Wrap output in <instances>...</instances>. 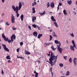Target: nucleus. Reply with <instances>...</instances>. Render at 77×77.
Here are the masks:
<instances>
[{
    "label": "nucleus",
    "mask_w": 77,
    "mask_h": 77,
    "mask_svg": "<svg viewBox=\"0 0 77 77\" xmlns=\"http://www.w3.org/2000/svg\"><path fill=\"white\" fill-rule=\"evenodd\" d=\"M57 56H58V55H57L56 57L55 56L51 57L49 59L50 62H48V61H46L48 62L49 63H50L51 66H54V64L56 63V62Z\"/></svg>",
    "instance_id": "obj_1"
},
{
    "label": "nucleus",
    "mask_w": 77,
    "mask_h": 77,
    "mask_svg": "<svg viewBox=\"0 0 77 77\" xmlns=\"http://www.w3.org/2000/svg\"><path fill=\"white\" fill-rule=\"evenodd\" d=\"M22 7V4H21V2H20L19 3V8L18 7H16V11L15 12L16 14V16L17 17H19L20 14H18V11L21 9V8Z\"/></svg>",
    "instance_id": "obj_2"
},
{
    "label": "nucleus",
    "mask_w": 77,
    "mask_h": 77,
    "mask_svg": "<svg viewBox=\"0 0 77 77\" xmlns=\"http://www.w3.org/2000/svg\"><path fill=\"white\" fill-rule=\"evenodd\" d=\"M59 45H57V50L59 52H60V53L61 54H62V48H60V46H61V43H60V42H59Z\"/></svg>",
    "instance_id": "obj_3"
},
{
    "label": "nucleus",
    "mask_w": 77,
    "mask_h": 77,
    "mask_svg": "<svg viewBox=\"0 0 77 77\" xmlns=\"http://www.w3.org/2000/svg\"><path fill=\"white\" fill-rule=\"evenodd\" d=\"M2 45L4 50L5 51H8V52H9V50L8 49V48L6 47V46L4 44H2Z\"/></svg>",
    "instance_id": "obj_4"
},
{
    "label": "nucleus",
    "mask_w": 77,
    "mask_h": 77,
    "mask_svg": "<svg viewBox=\"0 0 77 77\" xmlns=\"http://www.w3.org/2000/svg\"><path fill=\"white\" fill-rule=\"evenodd\" d=\"M11 21L12 23H15V17L14 16L13 14H11Z\"/></svg>",
    "instance_id": "obj_5"
},
{
    "label": "nucleus",
    "mask_w": 77,
    "mask_h": 77,
    "mask_svg": "<svg viewBox=\"0 0 77 77\" xmlns=\"http://www.w3.org/2000/svg\"><path fill=\"white\" fill-rule=\"evenodd\" d=\"M2 36L3 38L5 41H8V38H6V37H5V34L2 33Z\"/></svg>",
    "instance_id": "obj_6"
},
{
    "label": "nucleus",
    "mask_w": 77,
    "mask_h": 77,
    "mask_svg": "<svg viewBox=\"0 0 77 77\" xmlns=\"http://www.w3.org/2000/svg\"><path fill=\"white\" fill-rule=\"evenodd\" d=\"M16 38V37L15 36V35H12V36L11 37V41L12 42L13 41H14V40H13V38H14V39H15V38Z\"/></svg>",
    "instance_id": "obj_7"
},
{
    "label": "nucleus",
    "mask_w": 77,
    "mask_h": 77,
    "mask_svg": "<svg viewBox=\"0 0 77 77\" xmlns=\"http://www.w3.org/2000/svg\"><path fill=\"white\" fill-rule=\"evenodd\" d=\"M17 7H18V9H19V8H18V6H16V8L14 5H12V8L13 9L14 12L17 11Z\"/></svg>",
    "instance_id": "obj_8"
},
{
    "label": "nucleus",
    "mask_w": 77,
    "mask_h": 77,
    "mask_svg": "<svg viewBox=\"0 0 77 77\" xmlns=\"http://www.w3.org/2000/svg\"><path fill=\"white\" fill-rule=\"evenodd\" d=\"M74 46H72V45H71L70 46V50H71L72 51H74Z\"/></svg>",
    "instance_id": "obj_9"
},
{
    "label": "nucleus",
    "mask_w": 77,
    "mask_h": 77,
    "mask_svg": "<svg viewBox=\"0 0 77 77\" xmlns=\"http://www.w3.org/2000/svg\"><path fill=\"white\" fill-rule=\"evenodd\" d=\"M72 42L73 44V46L74 47L76 48V46H75V43H74V41L73 40H72Z\"/></svg>",
    "instance_id": "obj_10"
},
{
    "label": "nucleus",
    "mask_w": 77,
    "mask_h": 77,
    "mask_svg": "<svg viewBox=\"0 0 77 77\" xmlns=\"http://www.w3.org/2000/svg\"><path fill=\"white\" fill-rule=\"evenodd\" d=\"M68 23L70 24H72V20H71V18H69V19Z\"/></svg>",
    "instance_id": "obj_11"
},
{
    "label": "nucleus",
    "mask_w": 77,
    "mask_h": 77,
    "mask_svg": "<svg viewBox=\"0 0 77 77\" xmlns=\"http://www.w3.org/2000/svg\"><path fill=\"white\" fill-rule=\"evenodd\" d=\"M76 60L77 59H76V58H75L73 60L74 63L75 65H77V63L76 62Z\"/></svg>",
    "instance_id": "obj_12"
},
{
    "label": "nucleus",
    "mask_w": 77,
    "mask_h": 77,
    "mask_svg": "<svg viewBox=\"0 0 77 77\" xmlns=\"http://www.w3.org/2000/svg\"><path fill=\"white\" fill-rule=\"evenodd\" d=\"M34 74H35V77H38V73H37L36 71H34Z\"/></svg>",
    "instance_id": "obj_13"
},
{
    "label": "nucleus",
    "mask_w": 77,
    "mask_h": 77,
    "mask_svg": "<svg viewBox=\"0 0 77 77\" xmlns=\"http://www.w3.org/2000/svg\"><path fill=\"white\" fill-rule=\"evenodd\" d=\"M51 8H53L54 7V3H51Z\"/></svg>",
    "instance_id": "obj_14"
},
{
    "label": "nucleus",
    "mask_w": 77,
    "mask_h": 77,
    "mask_svg": "<svg viewBox=\"0 0 77 77\" xmlns=\"http://www.w3.org/2000/svg\"><path fill=\"white\" fill-rule=\"evenodd\" d=\"M45 11H44V12H43L42 13H39V14L41 15V16H42V15H45Z\"/></svg>",
    "instance_id": "obj_15"
},
{
    "label": "nucleus",
    "mask_w": 77,
    "mask_h": 77,
    "mask_svg": "<svg viewBox=\"0 0 77 77\" xmlns=\"http://www.w3.org/2000/svg\"><path fill=\"white\" fill-rule=\"evenodd\" d=\"M51 20L53 21H56V20L54 19V17H53V16L51 17Z\"/></svg>",
    "instance_id": "obj_16"
},
{
    "label": "nucleus",
    "mask_w": 77,
    "mask_h": 77,
    "mask_svg": "<svg viewBox=\"0 0 77 77\" xmlns=\"http://www.w3.org/2000/svg\"><path fill=\"white\" fill-rule=\"evenodd\" d=\"M24 18V15H23V14H22L21 16H20V18L21 20L22 21L23 20V18Z\"/></svg>",
    "instance_id": "obj_17"
},
{
    "label": "nucleus",
    "mask_w": 77,
    "mask_h": 77,
    "mask_svg": "<svg viewBox=\"0 0 77 77\" xmlns=\"http://www.w3.org/2000/svg\"><path fill=\"white\" fill-rule=\"evenodd\" d=\"M62 3H60V2L59 4V5H58V7L57 8V11H58V10H59V6H62Z\"/></svg>",
    "instance_id": "obj_18"
},
{
    "label": "nucleus",
    "mask_w": 77,
    "mask_h": 77,
    "mask_svg": "<svg viewBox=\"0 0 77 77\" xmlns=\"http://www.w3.org/2000/svg\"><path fill=\"white\" fill-rule=\"evenodd\" d=\"M67 3L69 5H71V3H72V1L71 0L68 1Z\"/></svg>",
    "instance_id": "obj_19"
},
{
    "label": "nucleus",
    "mask_w": 77,
    "mask_h": 77,
    "mask_svg": "<svg viewBox=\"0 0 77 77\" xmlns=\"http://www.w3.org/2000/svg\"><path fill=\"white\" fill-rule=\"evenodd\" d=\"M33 35H34V36H37V35H38V34L36 32H34L33 33Z\"/></svg>",
    "instance_id": "obj_20"
},
{
    "label": "nucleus",
    "mask_w": 77,
    "mask_h": 77,
    "mask_svg": "<svg viewBox=\"0 0 77 77\" xmlns=\"http://www.w3.org/2000/svg\"><path fill=\"white\" fill-rule=\"evenodd\" d=\"M32 13H33V14H35V13L36 11H35V8L34 7H33L32 8Z\"/></svg>",
    "instance_id": "obj_21"
},
{
    "label": "nucleus",
    "mask_w": 77,
    "mask_h": 77,
    "mask_svg": "<svg viewBox=\"0 0 77 77\" xmlns=\"http://www.w3.org/2000/svg\"><path fill=\"white\" fill-rule=\"evenodd\" d=\"M25 53L26 54H30V53L28 51H25Z\"/></svg>",
    "instance_id": "obj_22"
},
{
    "label": "nucleus",
    "mask_w": 77,
    "mask_h": 77,
    "mask_svg": "<svg viewBox=\"0 0 77 77\" xmlns=\"http://www.w3.org/2000/svg\"><path fill=\"white\" fill-rule=\"evenodd\" d=\"M63 13L65 15H66H66H67V13H66V10H64L63 11Z\"/></svg>",
    "instance_id": "obj_23"
},
{
    "label": "nucleus",
    "mask_w": 77,
    "mask_h": 77,
    "mask_svg": "<svg viewBox=\"0 0 77 77\" xmlns=\"http://www.w3.org/2000/svg\"><path fill=\"white\" fill-rule=\"evenodd\" d=\"M53 36H54V37H57V36L56 35V34L54 32H53Z\"/></svg>",
    "instance_id": "obj_24"
},
{
    "label": "nucleus",
    "mask_w": 77,
    "mask_h": 77,
    "mask_svg": "<svg viewBox=\"0 0 77 77\" xmlns=\"http://www.w3.org/2000/svg\"><path fill=\"white\" fill-rule=\"evenodd\" d=\"M51 48L53 51H55V50L56 49V48H54V46H52Z\"/></svg>",
    "instance_id": "obj_25"
},
{
    "label": "nucleus",
    "mask_w": 77,
    "mask_h": 77,
    "mask_svg": "<svg viewBox=\"0 0 77 77\" xmlns=\"http://www.w3.org/2000/svg\"><path fill=\"white\" fill-rule=\"evenodd\" d=\"M54 24L55 26V27H59V26L57 25V23L54 22Z\"/></svg>",
    "instance_id": "obj_26"
},
{
    "label": "nucleus",
    "mask_w": 77,
    "mask_h": 77,
    "mask_svg": "<svg viewBox=\"0 0 77 77\" xmlns=\"http://www.w3.org/2000/svg\"><path fill=\"white\" fill-rule=\"evenodd\" d=\"M43 35H42V34H39L38 35V39L40 38H41V36H42Z\"/></svg>",
    "instance_id": "obj_27"
},
{
    "label": "nucleus",
    "mask_w": 77,
    "mask_h": 77,
    "mask_svg": "<svg viewBox=\"0 0 77 77\" xmlns=\"http://www.w3.org/2000/svg\"><path fill=\"white\" fill-rule=\"evenodd\" d=\"M35 5H36V2H34V3H32V6H35Z\"/></svg>",
    "instance_id": "obj_28"
},
{
    "label": "nucleus",
    "mask_w": 77,
    "mask_h": 77,
    "mask_svg": "<svg viewBox=\"0 0 77 77\" xmlns=\"http://www.w3.org/2000/svg\"><path fill=\"white\" fill-rule=\"evenodd\" d=\"M54 42H55V44H59V41H58L55 40Z\"/></svg>",
    "instance_id": "obj_29"
},
{
    "label": "nucleus",
    "mask_w": 77,
    "mask_h": 77,
    "mask_svg": "<svg viewBox=\"0 0 77 77\" xmlns=\"http://www.w3.org/2000/svg\"><path fill=\"white\" fill-rule=\"evenodd\" d=\"M7 59H9V60H11V58H10V56H8L6 57Z\"/></svg>",
    "instance_id": "obj_30"
},
{
    "label": "nucleus",
    "mask_w": 77,
    "mask_h": 77,
    "mask_svg": "<svg viewBox=\"0 0 77 77\" xmlns=\"http://www.w3.org/2000/svg\"><path fill=\"white\" fill-rule=\"evenodd\" d=\"M59 65L61 68L63 66V65L62 63H60Z\"/></svg>",
    "instance_id": "obj_31"
},
{
    "label": "nucleus",
    "mask_w": 77,
    "mask_h": 77,
    "mask_svg": "<svg viewBox=\"0 0 77 77\" xmlns=\"http://www.w3.org/2000/svg\"><path fill=\"white\" fill-rule=\"evenodd\" d=\"M70 36H71L73 38V37H74V33H73L71 34H70Z\"/></svg>",
    "instance_id": "obj_32"
},
{
    "label": "nucleus",
    "mask_w": 77,
    "mask_h": 77,
    "mask_svg": "<svg viewBox=\"0 0 77 77\" xmlns=\"http://www.w3.org/2000/svg\"><path fill=\"white\" fill-rule=\"evenodd\" d=\"M69 75V71H67V73L66 75Z\"/></svg>",
    "instance_id": "obj_33"
},
{
    "label": "nucleus",
    "mask_w": 77,
    "mask_h": 77,
    "mask_svg": "<svg viewBox=\"0 0 77 77\" xmlns=\"http://www.w3.org/2000/svg\"><path fill=\"white\" fill-rule=\"evenodd\" d=\"M69 61L70 63H72V59L71 58H70L69 60Z\"/></svg>",
    "instance_id": "obj_34"
},
{
    "label": "nucleus",
    "mask_w": 77,
    "mask_h": 77,
    "mask_svg": "<svg viewBox=\"0 0 77 77\" xmlns=\"http://www.w3.org/2000/svg\"><path fill=\"white\" fill-rule=\"evenodd\" d=\"M50 41H51V39H52V38H53V37H52V36L51 35H50Z\"/></svg>",
    "instance_id": "obj_35"
},
{
    "label": "nucleus",
    "mask_w": 77,
    "mask_h": 77,
    "mask_svg": "<svg viewBox=\"0 0 77 77\" xmlns=\"http://www.w3.org/2000/svg\"><path fill=\"white\" fill-rule=\"evenodd\" d=\"M32 27H33L34 28H36V25L35 24H33L32 25Z\"/></svg>",
    "instance_id": "obj_36"
},
{
    "label": "nucleus",
    "mask_w": 77,
    "mask_h": 77,
    "mask_svg": "<svg viewBox=\"0 0 77 77\" xmlns=\"http://www.w3.org/2000/svg\"><path fill=\"white\" fill-rule=\"evenodd\" d=\"M51 57H52V56H54V55H53H53H54V54L53 53V52H52L51 51Z\"/></svg>",
    "instance_id": "obj_37"
},
{
    "label": "nucleus",
    "mask_w": 77,
    "mask_h": 77,
    "mask_svg": "<svg viewBox=\"0 0 77 77\" xmlns=\"http://www.w3.org/2000/svg\"><path fill=\"white\" fill-rule=\"evenodd\" d=\"M32 19L33 20H35L36 19V17H33Z\"/></svg>",
    "instance_id": "obj_38"
},
{
    "label": "nucleus",
    "mask_w": 77,
    "mask_h": 77,
    "mask_svg": "<svg viewBox=\"0 0 77 77\" xmlns=\"http://www.w3.org/2000/svg\"><path fill=\"white\" fill-rule=\"evenodd\" d=\"M7 41H8V42L9 43H11V40H9L8 38V39L7 40Z\"/></svg>",
    "instance_id": "obj_39"
},
{
    "label": "nucleus",
    "mask_w": 77,
    "mask_h": 77,
    "mask_svg": "<svg viewBox=\"0 0 77 77\" xmlns=\"http://www.w3.org/2000/svg\"><path fill=\"white\" fill-rule=\"evenodd\" d=\"M5 14L4 13H3L1 14V16L3 17H4V16H5Z\"/></svg>",
    "instance_id": "obj_40"
},
{
    "label": "nucleus",
    "mask_w": 77,
    "mask_h": 77,
    "mask_svg": "<svg viewBox=\"0 0 77 77\" xmlns=\"http://www.w3.org/2000/svg\"><path fill=\"white\" fill-rule=\"evenodd\" d=\"M12 29H13V30H16L17 29V28H14V26H13Z\"/></svg>",
    "instance_id": "obj_41"
},
{
    "label": "nucleus",
    "mask_w": 77,
    "mask_h": 77,
    "mask_svg": "<svg viewBox=\"0 0 77 77\" xmlns=\"http://www.w3.org/2000/svg\"><path fill=\"white\" fill-rule=\"evenodd\" d=\"M73 14H74V15H75L76 14V12L75 11H74L73 12Z\"/></svg>",
    "instance_id": "obj_42"
},
{
    "label": "nucleus",
    "mask_w": 77,
    "mask_h": 77,
    "mask_svg": "<svg viewBox=\"0 0 77 77\" xmlns=\"http://www.w3.org/2000/svg\"><path fill=\"white\" fill-rule=\"evenodd\" d=\"M63 58L65 60H66V58H67V57L64 56L63 57Z\"/></svg>",
    "instance_id": "obj_43"
},
{
    "label": "nucleus",
    "mask_w": 77,
    "mask_h": 77,
    "mask_svg": "<svg viewBox=\"0 0 77 77\" xmlns=\"http://www.w3.org/2000/svg\"><path fill=\"white\" fill-rule=\"evenodd\" d=\"M28 28L29 29V30H31V27H30V26H28Z\"/></svg>",
    "instance_id": "obj_44"
},
{
    "label": "nucleus",
    "mask_w": 77,
    "mask_h": 77,
    "mask_svg": "<svg viewBox=\"0 0 77 77\" xmlns=\"http://www.w3.org/2000/svg\"><path fill=\"white\" fill-rule=\"evenodd\" d=\"M19 50H20V48H18L17 49V53H18V52H19Z\"/></svg>",
    "instance_id": "obj_45"
},
{
    "label": "nucleus",
    "mask_w": 77,
    "mask_h": 77,
    "mask_svg": "<svg viewBox=\"0 0 77 77\" xmlns=\"http://www.w3.org/2000/svg\"><path fill=\"white\" fill-rule=\"evenodd\" d=\"M8 62L9 63H10V62H11V63H12V61H11L10 60H8Z\"/></svg>",
    "instance_id": "obj_46"
},
{
    "label": "nucleus",
    "mask_w": 77,
    "mask_h": 77,
    "mask_svg": "<svg viewBox=\"0 0 77 77\" xmlns=\"http://www.w3.org/2000/svg\"><path fill=\"white\" fill-rule=\"evenodd\" d=\"M20 45H23V42H21L20 43Z\"/></svg>",
    "instance_id": "obj_47"
},
{
    "label": "nucleus",
    "mask_w": 77,
    "mask_h": 77,
    "mask_svg": "<svg viewBox=\"0 0 77 77\" xmlns=\"http://www.w3.org/2000/svg\"><path fill=\"white\" fill-rule=\"evenodd\" d=\"M3 20H0V23H3Z\"/></svg>",
    "instance_id": "obj_48"
},
{
    "label": "nucleus",
    "mask_w": 77,
    "mask_h": 77,
    "mask_svg": "<svg viewBox=\"0 0 77 77\" xmlns=\"http://www.w3.org/2000/svg\"><path fill=\"white\" fill-rule=\"evenodd\" d=\"M1 72H2V75H3V74H4V72H3V70H2Z\"/></svg>",
    "instance_id": "obj_49"
},
{
    "label": "nucleus",
    "mask_w": 77,
    "mask_h": 77,
    "mask_svg": "<svg viewBox=\"0 0 77 77\" xmlns=\"http://www.w3.org/2000/svg\"><path fill=\"white\" fill-rule=\"evenodd\" d=\"M6 24H7V26H9V23H8V22H7L6 23Z\"/></svg>",
    "instance_id": "obj_50"
},
{
    "label": "nucleus",
    "mask_w": 77,
    "mask_h": 77,
    "mask_svg": "<svg viewBox=\"0 0 77 77\" xmlns=\"http://www.w3.org/2000/svg\"><path fill=\"white\" fill-rule=\"evenodd\" d=\"M51 74H52L51 75L52 77H53V73L52 72H51Z\"/></svg>",
    "instance_id": "obj_51"
},
{
    "label": "nucleus",
    "mask_w": 77,
    "mask_h": 77,
    "mask_svg": "<svg viewBox=\"0 0 77 77\" xmlns=\"http://www.w3.org/2000/svg\"><path fill=\"white\" fill-rule=\"evenodd\" d=\"M32 21L33 23H35V20L32 19Z\"/></svg>",
    "instance_id": "obj_52"
},
{
    "label": "nucleus",
    "mask_w": 77,
    "mask_h": 77,
    "mask_svg": "<svg viewBox=\"0 0 77 77\" xmlns=\"http://www.w3.org/2000/svg\"><path fill=\"white\" fill-rule=\"evenodd\" d=\"M66 43L67 44H68V43H69V41L68 40H66Z\"/></svg>",
    "instance_id": "obj_53"
},
{
    "label": "nucleus",
    "mask_w": 77,
    "mask_h": 77,
    "mask_svg": "<svg viewBox=\"0 0 77 77\" xmlns=\"http://www.w3.org/2000/svg\"><path fill=\"white\" fill-rule=\"evenodd\" d=\"M50 5V3L49 2H48L47 5Z\"/></svg>",
    "instance_id": "obj_54"
},
{
    "label": "nucleus",
    "mask_w": 77,
    "mask_h": 77,
    "mask_svg": "<svg viewBox=\"0 0 77 77\" xmlns=\"http://www.w3.org/2000/svg\"><path fill=\"white\" fill-rule=\"evenodd\" d=\"M37 27L38 29V30H40V28H39V27L38 26H37Z\"/></svg>",
    "instance_id": "obj_55"
},
{
    "label": "nucleus",
    "mask_w": 77,
    "mask_h": 77,
    "mask_svg": "<svg viewBox=\"0 0 77 77\" xmlns=\"http://www.w3.org/2000/svg\"><path fill=\"white\" fill-rule=\"evenodd\" d=\"M45 45H48V43H45Z\"/></svg>",
    "instance_id": "obj_56"
},
{
    "label": "nucleus",
    "mask_w": 77,
    "mask_h": 77,
    "mask_svg": "<svg viewBox=\"0 0 77 77\" xmlns=\"http://www.w3.org/2000/svg\"><path fill=\"white\" fill-rule=\"evenodd\" d=\"M2 2L4 3V2H5V0H2Z\"/></svg>",
    "instance_id": "obj_57"
},
{
    "label": "nucleus",
    "mask_w": 77,
    "mask_h": 77,
    "mask_svg": "<svg viewBox=\"0 0 77 77\" xmlns=\"http://www.w3.org/2000/svg\"><path fill=\"white\" fill-rule=\"evenodd\" d=\"M52 32V30L51 29L49 30L50 32Z\"/></svg>",
    "instance_id": "obj_58"
},
{
    "label": "nucleus",
    "mask_w": 77,
    "mask_h": 77,
    "mask_svg": "<svg viewBox=\"0 0 77 77\" xmlns=\"http://www.w3.org/2000/svg\"><path fill=\"white\" fill-rule=\"evenodd\" d=\"M20 59H23V57H20Z\"/></svg>",
    "instance_id": "obj_59"
},
{
    "label": "nucleus",
    "mask_w": 77,
    "mask_h": 77,
    "mask_svg": "<svg viewBox=\"0 0 77 77\" xmlns=\"http://www.w3.org/2000/svg\"><path fill=\"white\" fill-rule=\"evenodd\" d=\"M75 4L76 5H77V1H76L75 2Z\"/></svg>",
    "instance_id": "obj_60"
},
{
    "label": "nucleus",
    "mask_w": 77,
    "mask_h": 77,
    "mask_svg": "<svg viewBox=\"0 0 77 77\" xmlns=\"http://www.w3.org/2000/svg\"><path fill=\"white\" fill-rule=\"evenodd\" d=\"M22 5H24V2H23L22 4Z\"/></svg>",
    "instance_id": "obj_61"
},
{
    "label": "nucleus",
    "mask_w": 77,
    "mask_h": 77,
    "mask_svg": "<svg viewBox=\"0 0 77 77\" xmlns=\"http://www.w3.org/2000/svg\"><path fill=\"white\" fill-rule=\"evenodd\" d=\"M49 6H50V5H48L47 8H48V7H49Z\"/></svg>",
    "instance_id": "obj_62"
},
{
    "label": "nucleus",
    "mask_w": 77,
    "mask_h": 77,
    "mask_svg": "<svg viewBox=\"0 0 77 77\" xmlns=\"http://www.w3.org/2000/svg\"><path fill=\"white\" fill-rule=\"evenodd\" d=\"M17 58H20V57H18V55H17Z\"/></svg>",
    "instance_id": "obj_63"
},
{
    "label": "nucleus",
    "mask_w": 77,
    "mask_h": 77,
    "mask_svg": "<svg viewBox=\"0 0 77 77\" xmlns=\"http://www.w3.org/2000/svg\"><path fill=\"white\" fill-rule=\"evenodd\" d=\"M50 70H52V68H50Z\"/></svg>",
    "instance_id": "obj_64"
}]
</instances>
